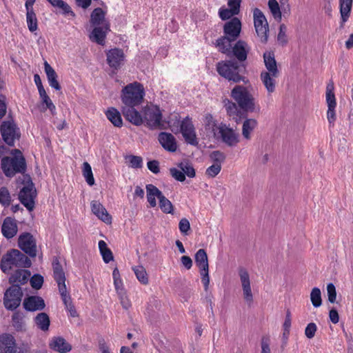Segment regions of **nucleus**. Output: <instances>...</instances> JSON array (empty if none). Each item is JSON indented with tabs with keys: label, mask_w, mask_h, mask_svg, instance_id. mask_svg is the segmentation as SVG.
Masks as SVG:
<instances>
[{
	"label": "nucleus",
	"mask_w": 353,
	"mask_h": 353,
	"mask_svg": "<svg viewBox=\"0 0 353 353\" xmlns=\"http://www.w3.org/2000/svg\"><path fill=\"white\" fill-rule=\"evenodd\" d=\"M230 96L240 109L247 112H260V105L249 90V87L236 85L232 89Z\"/></svg>",
	"instance_id": "1"
},
{
	"label": "nucleus",
	"mask_w": 353,
	"mask_h": 353,
	"mask_svg": "<svg viewBox=\"0 0 353 353\" xmlns=\"http://www.w3.org/2000/svg\"><path fill=\"white\" fill-rule=\"evenodd\" d=\"M52 266L54 279L57 283L59 292L65 307L70 316L72 317H77L78 316V313L72 302L71 296L68 292L65 285V272H63L62 266L57 259L53 261Z\"/></svg>",
	"instance_id": "2"
},
{
	"label": "nucleus",
	"mask_w": 353,
	"mask_h": 353,
	"mask_svg": "<svg viewBox=\"0 0 353 353\" xmlns=\"http://www.w3.org/2000/svg\"><path fill=\"white\" fill-rule=\"evenodd\" d=\"M10 156L1 159V168L4 174L9 178L17 174H23L26 170V161L22 152L17 149L10 152Z\"/></svg>",
	"instance_id": "3"
},
{
	"label": "nucleus",
	"mask_w": 353,
	"mask_h": 353,
	"mask_svg": "<svg viewBox=\"0 0 353 353\" xmlns=\"http://www.w3.org/2000/svg\"><path fill=\"white\" fill-rule=\"evenodd\" d=\"M223 35L216 40L215 46L218 50L229 49V43H234L236 41L241 34V22L237 17H233L225 23L223 28Z\"/></svg>",
	"instance_id": "4"
},
{
	"label": "nucleus",
	"mask_w": 353,
	"mask_h": 353,
	"mask_svg": "<svg viewBox=\"0 0 353 353\" xmlns=\"http://www.w3.org/2000/svg\"><path fill=\"white\" fill-rule=\"evenodd\" d=\"M145 90L143 85L133 82L122 89L121 99L123 106H138L143 102Z\"/></svg>",
	"instance_id": "5"
},
{
	"label": "nucleus",
	"mask_w": 353,
	"mask_h": 353,
	"mask_svg": "<svg viewBox=\"0 0 353 353\" xmlns=\"http://www.w3.org/2000/svg\"><path fill=\"white\" fill-rule=\"evenodd\" d=\"M30 260L24 254L16 249L8 251L1 259L0 268L4 272H8L13 267L28 268Z\"/></svg>",
	"instance_id": "6"
},
{
	"label": "nucleus",
	"mask_w": 353,
	"mask_h": 353,
	"mask_svg": "<svg viewBox=\"0 0 353 353\" xmlns=\"http://www.w3.org/2000/svg\"><path fill=\"white\" fill-rule=\"evenodd\" d=\"M216 70L219 74L230 81L239 83L243 81L245 84L249 80L239 74V65L237 62L231 60L221 61L216 64Z\"/></svg>",
	"instance_id": "7"
},
{
	"label": "nucleus",
	"mask_w": 353,
	"mask_h": 353,
	"mask_svg": "<svg viewBox=\"0 0 353 353\" xmlns=\"http://www.w3.org/2000/svg\"><path fill=\"white\" fill-rule=\"evenodd\" d=\"M219 131L214 133V139L221 141L229 147H234L239 142V134L234 129L223 123H220Z\"/></svg>",
	"instance_id": "8"
},
{
	"label": "nucleus",
	"mask_w": 353,
	"mask_h": 353,
	"mask_svg": "<svg viewBox=\"0 0 353 353\" xmlns=\"http://www.w3.org/2000/svg\"><path fill=\"white\" fill-rule=\"evenodd\" d=\"M250 49V46L246 41L240 39L234 44L233 43H229V49L218 50L228 56L232 55L239 61L243 62L246 61Z\"/></svg>",
	"instance_id": "9"
},
{
	"label": "nucleus",
	"mask_w": 353,
	"mask_h": 353,
	"mask_svg": "<svg viewBox=\"0 0 353 353\" xmlns=\"http://www.w3.org/2000/svg\"><path fill=\"white\" fill-rule=\"evenodd\" d=\"M23 292L19 285H12L5 292L3 304L8 310L17 308L21 302Z\"/></svg>",
	"instance_id": "10"
},
{
	"label": "nucleus",
	"mask_w": 353,
	"mask_h": 353,
	"mask_svg": "<svg viewBox=\"0 0 353 353\" xmlns=\"http://www.w3.org/2000/svg\"><path fill=\"white\" fill-rule=\"evenodd\" d=\"M254 24L256 32L260 37L261 42L265 43L268 41V23L267 19L259 8H255L253 12Z\"/></svg>",
	"instance_id": "11"
},
{
	"label": "nucleus",
	"mask_w": 353,
	"mask_h": 353,
	"mask_svg": "<svg viewBox=\"0 0 353 353\" xmlns=\"http://www.w3.org/2000/svg\"><path fill=\"white\" fill-rule=\"evenodd\" d=\"M3 141L10 146L14 145L16 139L19 138V130L12 121H3L0 128Z\"/></svg>",
	"instance_id": "12"
},
{
	"label": "nucleus",
	"mask_w": 353,
	"mask_h": 353,
	"mask_svg": "<svg viewBox=\"0 0 353 353\" xmlns=\"http://www.w3.org/2000/svg\"><path fill=\"white\" fill-rule=\"evenodd\" d=\"M36 197V190L34 184L32 182H28L27 184L21 189L19 193V199L20 202L27 208L28 211H32L34 208V199Z\"/></svg>",
	"instance_id": "13"
},
{
	"label": "nucleus",
	"mask_w": 353,
	"mask_h": 353,
	"mask_svg": "<svg viewBox=\"0 0 353 353\" xmlns=\"http://www.w3.org/2000/svg\"><path fill=\"white\" fill-rule=\"evenodd\" d=\"M180 132L187 143L194 146L199 144L194 125L189 117L181 121Z\"/></svg>",
	"instance_id": "14"
},
{
	"label": "nucleus",
	"mask_w": 353,
	"mask_h": 353,
	"mask_svg": "<svg viewBox=\"0 0 353 353\" xmlns=\"http://www.w3.org/2000/svg\"><path fill=\"white\" fill-rule=\"evenodd\" d=\"M19 247L30 257L37 256V243L33 236L29 232L20 234L18 239Z\"/></svg>",
	"instance_id": "15"
},
{
	"label": "nucleus",
	"mask_w": 353,
	"mask_h": 353,
	"mask_svg": "<svg viewBox=\"0 0 353 353\" xmlns=\"http://www.w3.org/2000/svg\"><path fill=\"white\" fill-rule=\"evenodd\" d=\"M143 119L150 128H157L160 126L162 114L157 106H149L144 109Z\"/></svg>",
	"instance_id": "16"
},
{
	"label": "nucleus",
	"mask_w": 353,
	"mask_h": 353,
	"mask_svg": "<svg viewBox=\"0 0 353 353\" xmlns=\"http://www.w3.org/2000/svg\"><path fill=\"white\" fill-rule=\"evenodd\" d=\"M238 272L242 286L243 298L248 304H250L253 301V294L251 290L249 273L244 268H239Z\"/></svg>",
	"instance_id": "17"
},
{
	"label": "nucleus",
	"mask_w": 353,
	"mask_h": 353,
	"mask_svg": "<svg viewBox=\"0 0 353 353\" xmlns=\"http://www.w3.org/2000/svg\"><path fill=\"white\" fill-rule=\"evenodd\" d=\"M279 76V73L273 74L265 71L261 72L260 79L261 81L262 84L265 87L268 95L272 94L276 91L277 79Z\"/></svg>",
	"instance_id": "18"
},
{
	"label": "nucleus",
	"mask_w": 353,
	"mask_h": 353,
	"mask_svg": "<svg viewBox=\"0 0 353 353\" xmlns=\"http://www.w3.org/2000/svg\"><path fill=\"white\" fill-rule=\"evenodd\" d=\"M17 347L14 337L8 333L0 335V353H17Z\"/></svg>",
	"instance_id": "19"
},
{
	"label": "nucleus",
	"mask_w": 353,
	"mask_h": 353,
	"mask_svg": "<svg viewBox=\"0 0 353 353\" xmlns=\"http://www.w3.org/2000/svg\"><path fill=\"white\" fill-rule=\"evenodd\" d=\"M123 51L119 48H114L107 53V61L110 68L119 69L124 61Z\"/></svg>",
	"instance_id": "20"
},
{
	"label": "nucleus",
	"mask_w": 353,
	"mask_h": 353,
	"mask_svg": "<svg viewBox=\"0 0 353 353\" xmlns=\"http://www.w3.org/2000/svg\"><path fill=\"white\" fill-rule=\"evenodd\" d=\"M158 140L163 148L170 152L177 150V143L175 137L170 133L161 132L159 134Z\"/></svg>",
	"instance_id": "21"
},
{
	"label": "nucleus",
	"mask_w": 353,
	"mask_h": 353,
	"mask_svg": "<svg viewBox=\"0 0 353 353\" xmlns=\"http://www.w3.org/2000/svg\"><path fill=\"white\" fill-rule=\"evenodd\" d=\"M136 106H123L121 109L123 117L135 125H141L143 122L141 114L135 109Z\"/></svg>",
	"instance_id": "22"
},
{
	"label": "nucleus",
	"mask_w": 353,
	"mask_h": 353,
	"mask_svg": "<svg viewBox=\"0 0 353 353\" xmlns=\"http://www.w3.org/2000/svg\"><path fill=\"white\" fill-rule=\"evenodd\" d=\"M23 304L25 310L30 312L42 310L46 307L44 300L37 296H31L26 298Z\"/></svg>",
	"instance_id": "23"
},
{
	"label": "nucleus",
	"mask_w": 353,
	"mask_h": 353,
	"mask_svg": "<svg viewBox=\"0 0 353 353\" xmlns=\"http://www.w3.org/2000/svg\"><path fill=\"white\" fill-rule=\"evenodd\" d=\"M18 232V227L15 219L6 217L1 225V232L6 239H12Z\"/></svg>",
	"instance_id": "24"
},
{
	"label": "nucleus",
	"mask_w": 353,
	"mask_h": 353,
	"mask_svg": "<svg viewBox=\"0 0 353 353\" xmlns=\"http://www.w3.org/2000/svg\"><path fill=\"white\" fill-rule=\"evenodd\" d=\"M49 347L59 353H66L72 350V345L61 336H54L49 343Z\"/></svg>",
	"instance_id": "25"
},
{
	"label": "nucleus",
	"mask_w": 353,
	"mask_h": 353,
	"mask_svg": "<svg viewBox=\"0 0 353 353\" xmlns=\"http://www.w3.org/2000/svg\"><path fill=\"white\" fill-rule=\"evenodd\" d=\"M90 23L94 28L104 27L109 28V23L105 18V12L100 8H95L90 16Z\"/></svg>",
	"instance_id": "26"
},
{
	"label": "nucleus",
	"mask_w": 353,
	"mask_h": 353,
	"mask_svg": "<svg viewBox=\"0 0 353 353\" xmlns=\"http://www.w3.org/2000/svg\"><path fill=\"white\" fill-rule=\"evenodd\" d=\"M91 209L94 214L105 223H111L112 217L106 209L99 201H93L91 203Z\"/></svg>",
	"instance_id": "27"
},
{
	"label": "nucleus",
	"mask_w": 353,
	"mask_h": 353,
	"mask_svg": "<svg viewBox=\"0 0 353 353\" xmlns=\"http://www.w3.org/2000/svg\"><path fill=\"white\" fill-rule=\"evenodd\" d=\"M263 62L266 70L265 72L270 73H279V70L277 67V63L275 59L274 54L271 51H266L263 53Z\"/></svg>",
	"instance_id": "28"
},
{
	"label": "nucleus",
	"mask_w": 353,
	"mask_h": 353,
	"mask_svg": "<svg viewBox=\"0 0 353 353\" xmlns=\"http://www.w3.org/2000/svg\"><path fill=\"white\" fill-rule=\"evenodd\" d=\"M30 276V272L26 270H17L10 277L9 282L12 285H23L26 283Z\"/></svg>",
	"instance_id": "29"
},
{
	"label": "nucleus",
	"mask_w": 353,
	"mask_h": 353,
	"mask_svg": "<svg viewBox=\"0 0 353 353\" xmlns=\"http://www.w3.org/2000/svg\"><path fill=\"white\" fill-rule=\"evenodd\" d=\"M146 192H147V200L150 204V206L154 208L157 206L156 198L159 200L163 195V193L154 185L148 184L146 185Z\"/></svg>",
	"instance_id": "30"
},
{
	"label": "nucleus",
	"mask_w": 353,
	"mask_h": 353,
	"mask_svg": "<svg viewBox=\"0 0 353 353\" xmlns=\"http://www.w3.org/2000/svg\"><path fill=\"white\" fill-rule=\"evenodd\" d=\"M44 70L47 76L49 85L56 90H61V85L57 81V74L55 70L47 62H44Z\"/></svg>",
	"instance_id": "31"
},
{
	"label": "nucleus",
	"mask_w": 353,
	"mask_h": 353,
	"mask_svg": "<svg viewBox=\"0 0 353 353\" xmlns=\"http://www.w3.org/2000/svg\"><path fill=\"white\" fill-rule=\"evenodd\" d=\"M109 30L110 28L95 27L90 34V39L92 41L103 46L105 43L106 34Z\"/></svg>",
	"instance_id": "32"
},
{
	"label": "nucleus",
	"mask_w": 353,
	"mask_h": 353,
	"mask_svg": "<svg viewBox=\"0 0 353 353\" xmlns=\"http://www.w3.org/2000/svg\"><path fill=\"white\" fill-rule=\"evenodd\" d=\"M203 125L205 131L211 133L214 137V133L219 130L220 123H219L212 114H207L203 118Z\"/></svg>",
	"instance_id": "33"
},
{
	"label": "nucleus",
	"mask_w": 353,
	"mask_h": 353,
	"mask_svg": "<svg viewBox=\"0 0 353 353\" xmlns=\"http://www.w3.org/2000/svg\"><path fill=\"white\" fill-rule=\"evenodd\" d=\"M34 322L37 327L43 332H47L49 330L50 320L49 316L45 312L39 313L34 319Z\"/></svg>",
	"instance_id": "34"
},
{
	"label": "nucleus",
	"mask_w": 353,
	"mask_h": 353,
	"mask_svg": "<svg viewBox=\"0 0 353 353\" xmlns=\"http://www.w3.org/2000/svg\"><path fill=\"white\" fill-rule=\"evenodd\" d=\"M225 110L227 114L231 117L233 120L238 122L240 119V114H241V110H239V107L237 103L234 101H228L225 104Z\"/></svg>",
	"instance_id": "35"
},
{
	"label": "nucleus",
	"mask_w": 353,
	"mask_h": 353,
	"mask_svg": "<svg viewBox=\"0 0 353 353\" xmlns=\"http://www.w3.org/2000/svg\"><path fill=\"white\" fill-rule=\"evenodd\" d=\"M108 119L116 127H121L123 121L120 112L114 108H110L105 112Z\"/></svg>",
	"instance_id": "36"
},
{
	"label": "nucleus",
	"mask_w": 353,
	"mask_h": 353,
	"mask_svg": "<svg viewBox=\"0 0 353 353\" xmlns=\"http://www.w3.org/2000/svg\"><path fill=\"white\" fill-rule=\"evenodd\" d=\"M340 3V13L342 23H345L350 17L352 0H339Z\"/></svg>",
	"instance_id": "37"
},
{
	"label": "nucleus",
	"mask_w": 353,
	"mask_h": 353,
	"mask_svg": "<svg viewBox=\"0 0 353 353\" xmlns=\"http://www.w3.org/2000/svg\"><path fill=\"white\" fill-rule=\"evenodd\" d=\"M257 125V121L254 119H246L242 126V134L246 139H250L251 133Z\"/></svg>",
	"instance_id": "38"
},
{
	"label": "nucleus",
	"mask_w": 353,
	"mask_h": 353,
	"mask_svg": "<svg viewBox=\"0 0 353 353\" xmlns=\"http://www.w3.org/2000/svg\"><path fill=\"white\" fill-rule=\"evenodd\" d=\"M195 263L199 270L209 268L208 255L205 250L199 249L195 254Z\"/></svg>",
	"instance_id": "39"
},
{
	"label": "nucleus",
	"mask_w": 353,
	"mask_h": 353,
	"mask_svg": "<svg viewBox=\"0 0 353 353\" xmlns=\"http://www.w3.org/2000/svg\"><path fill=\"white\" fill-rule=\"evenodd\" d=\"M334 83L331 81H330L326 87V103L327 105V108H336V101L335 98V94L334 92Z\"/></svg>",
	"instance_id": "40"
},
{
	"label": "nucleus",
	"mask_w": 353,
	"mask_h": 353,
	"mask_svg": "<svg viewBox=\"0 0 353 353\" xmlns=\"http://www.w3.org/2000/svg\"><path fill=\"white\" fill-rule=\"evenodd\" d=\"M50 5L62 10L63 14H70L74 16V12L71 10L70 6L63 0H46Z\"/></svg>",
	"instance_id": "41"
},
{
	"label": "nucleus",
	"mask_w": 353,
	"mask_h": 353,
	"mask_svg": "<svg viewBox=\"0 0 353 353\" xmlns=\"http://www.w3.org/2000/svg\"><path fill=\"white\" fill-rule=\"evenodd\" d=\"M26 22L29 30L31 32L36 31L38 28L37 19L33 9H26Z\"/></svg>",
	"instance_id": "42"
},
{
	"label": "nucleus",
	"mask_w": 353,
	"mask_h": 353,
	"mask_svg": "<svg viewBox=\"0 0 353 353\" xmlns=\"http://www.w3.org/2000/svg\"><path fill=\"white\" fill-rule=\"evenodd\" d=\"M99 248L103 260L105 263H108L113 260L112 253L104 241L101 240L99 241Z\"/></svg>",
	"instance_id": "43"
},
{
	"label": "nucleus",
	"mask_w": 353,
	"mask_h": 353,
	"mask_svg": "<svg viewBox=\"0 0 353 353\" xmlns=\"http://www.w3.org/2000/svg\"><path fill=\"white\" fill-rule=\"evenodd\" d=\"M268 8L270 10V12L274 19L277 21H281L282 19V14L281 11V6L276 0H269L268 1Z\"/></svg>",
	"instance_id": "44"
},
{
	"label": "nucleus",
	"mask_w": 353,
	"mask_h": 353,
	"mask_svg": "<svg viewBox=\"0 0 353 353\" xmlns=\"http://www.w3.org/2000/svg\"><path fill=\"white\" fill-rule=\"evenodd\" d=\"M132 270L137 279L143 285H147L148 283V276L144 267L142 265H137L132 268Z\"/></svg>",
	"instance_id": "45"
},
{
	"label": "nucleus",
	"mask_w": 353,
	"mask_h": 353,
	"mask_svg": "<svg viewBox=\"0 0 353 353\" xmlns=\"http://www.w3.org/2000/svg\"><path fill=\"white\" fill-rule=\"evenodd\" d=\"M159 208L161 211L165 214H172L174 207L170 200H168L163 194L160 198Z\"/></svg>",
	"instance_id": "46"
},
{
	"label": "nucleus",
	"mask_w": 353,
	"mask_h": 353,
	"mask_svg": "<svg viewBox=\"0 0 353 353\" xmlns=\"http://www.w3.org/2000/svg\"><path fill=\"white\" fill-rule=\"evenodd\" d=\"M83 175L89 185L94 184V179L93 176L92 171L90 165L88 162H84L83 164Z\"/></svg>",
	"instance_id": "47"
},
{
	"label": "nucleus",
	"mask_w": 353,
	"mask_h": 353,
	"mask_svg": "<svg viewBox=\"0 0 353 353\" xmlns=\"http://www.w3.org/2000/svg\"><path fill=\"white\" fill-rule=\"evenodd\" d=\"M112 277L114 280V285L117 294L125 291L123 281L120 277V274L117 268H115L112 272Z\"/></svg>",
	"instance_id": "48"
},
{
	"label": "nucleus",
	"mask_w": 353,
	"mask_h": 353,
	"mask_svg": "<svg viewBox=\"0 0 353 353\" xmlns=\"http://www.w3.org/2000/svg\"><path fill=\"white\" fill-rule=\"evenodd\" d=\"M310 300L314 307H319L322 304L321 292L319 288H314L310 293Z\"/></svg>",
	"instance_id": "49"
},
{
	"label": "nucleus",
	"mask_w": 353,
	"mask_h": 353,
	"mask_svg": "<svg viewBox=\"0 0 353 353\" xmlns=\"http://www.w3.org/2000/svg\"><path fill=\"white\" fill-rule=\"evenodd\" d=\"M11 203V196L8 190L2 187L0 188V203L4 207H8Z\"/></svg>",
	"instance_id": "50"
},
{
	"label": "nucleus",
	"mask_w": 353,
	"mask_h": 353,
	"mask_svg": "<svg viewBox=\"0 0 353 353\" xmlns=\"http://www.w3.org/2000/svg\"><path fill=\"white\" fill-rule=\"evenodd\" d=\"M12 325L17 331H23L25 330V323L23 317L19 314L15 313L12 315Z\"/></svg>",
	"instance_id": "51"
},
{
	"label": "nucleus",
	"mask_w": 353,
	"mask_h": 353,
	"mask_svg": "<svg viewBox=\"0 0 353 353\" xmlns=\"http://www.w3.org/2000/svg\"><path fill=\"white\" fill-rule=\"evenodd\" d=\"M210 157L212 161H213V163L218 164L219 165H221V163L225 159V154L219 150L213 151L210 154Z\"/></svg>",
	"instance_id": "52"
},
{
	"label": "nucleus",
	"mask_w": 353,
	"mask_h": 353,
	"mask_svg": "<svg viewBox=\"0 0 353 353\" xmlns=\"http://www.w3.org/2000/svg\"><path fill=\"white\" fill-rule=\"evenodd\" d=\"M30 282L32 288L39 290L42 287L43 283V277L40 274H34L31 277Z\"/></svg>",
	"instance_id": "53"
},
{
	"label": "nucleus",
	"mask_w": 353,
	"mask_h": 353,
	"mask_svg": "<svg viewBox=\"0 0 353 353\" xmlns=\"http://www.w3.org/2000/svg\"><path fill=\"white\" fill-rule=\"evenodd\" d=\"M130 166L132 168H141L143 167V159L139 156L130 155L128 157Z\"/></svg>",
	"instance_id": "54"
},
{
	"label": "nucleus",
	"mask_w": 353,
	"mask_h": 353,
	"mask_svg": "<svg viewBox=\"0 0 353 353\" xmlns=\"http://www.w3.org/2000/svg\"><path fill=\"white\" fill-rule=\"evenodd\" d=\"M287 27L285 24H281L279 27V32L277 36L278 41L283 45L288 43V37L286 34Z\"/></svg>",
	"instance_id": "55"
},
{
	"label": "nucleus",
	"mask_w": 353,
	"mask_h": 353,
	"mask_svg": "<svg viewBox=\"0 0 353 353\" xmlns=\"http://www.w3.org/2000/svg\"><path fill=\"white\" fill-rule=\"evenodd\" d=\"M117 295L120 303L124 309L128 310L131 307V302L128 299L126 290L121 292V293H118Z\"/></svg>",
	"instance_id": "56"
},
{
	"label": "nucleus",
	"mask_w": 353,
	"mask_h": 353,
	"mask_svg": "<svg viewBox=\"0 0 353 353\" xmlns=\"http://www.w3.org/2000/svg\"><path fill=\"white\" fill-rule=\"evenodd\" d=\"M327 292L328 301L332 303H335L336 299V288L333 283H330L327 284Z\"/></svg>",
	"instance_id": "57"
},
{
	"label": "nucleus",
	"mask_w": 353,
	"mask_h": 353,
	"mask_svg": "<svg viewBox=\"0 0 353 353\" xmlns=\"http://www.w3.org/2000/svg\"><path fill=\"white\" fill-rule=\"evenodd\" d=\"M201 276V282L205 291L208 290L210 284L209 268L199 270Z\"/></svg>",
	"instance_id": "58"
},
{
	"label": "nucleus",
	"mask_w": 353,
	"mask_h": 353,
	"mask_svg": "<svg viewBox=\"0 0 353 353\" xmlns=\"http://www.w3.org/2000/svg\"><path fill=\"white\" fill-rule=\"evenodd\" d=\"M179 229L181 234L183 235H188V232L190 230V224L189 221L185 218L181 219L179 223Z\"/></svg>",
	"instance_id": "59"
},
{
	"label": "nucleus",
	"mask_w": 353,
	"mask_h": 353,
	"mask_svg": "<svg viewBox=\"0 0 353 353\" xmlns=\"http://www.w3.org/2000/svg\"><path fill=\"white\" fill-rule=\"evenodd\" d=\"M221 165L213 163L206 170V174L211 178L215 177L221 172Z\"/></svg>",
	"instance_id": "60"
},
{
	"label": "nucleus",
	"mask_w": 353,
	"mask_h": 353,
	"mask_svg": "<svg viewBox=\"0 0 353 353\" xmlns=\"http://www.w3.org/2000/svg\"><path fill=\"white\" fill-rule=\"evenodd\" d=\"M170 173L176 181L183 182L185 179V176L182 170H179L176 168H172L170 169Z\"/></svg>",
	"instance_id": "61"
},
{
	"label": "nucleus",
	"mask_w": 353,
	"mask_h": 353,
	"mask_svg": "<svg viewBox=\"0 0 353 353\" xmlns=\"http://www.w3.org/2000/svg\"><path fill=\"white\" fill-rule=\"evenodd\" d=\"M179 167L183 170L184 174H186L188 177L192 178L195 176L194 169L188 163H181Z\"/></svg>",
	"instance_id": "62"
},
{
	"label": "nucleus",
	"mask_w": 353,
	"mask_h": 353,
	"mask_svg": "<svg viewBox=\"0 0 353 353\" xmlns=\"http://www.w3.org/2000/svg\"><path fill=\"white\" fill-rule=\"evenodd\" d=\"M219 14L222 20H227L231 19L233 16L236 15L237 14H234V11L230 8H220Z\"/></svg>",
	"instance_id": "63"
},
{
	"label": "nucleus",
	"mask_w": 353,
	"mask_h": 353,
	"mask_svg": "<svg viewBox=\"0 0 353 353\" xmlns=\"http://www.w3.org/2000/svg\"><path fill=\"white\" fill-rule=\"evenodd\" d=\"M317 326L314 323H310L305 329V334L307 339H312L315 336Z\"/></svg>",
	"instance_id": "64"
}]
</instances>
